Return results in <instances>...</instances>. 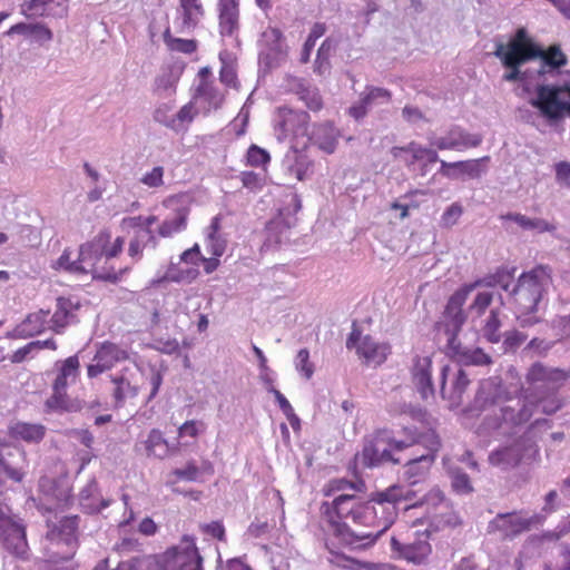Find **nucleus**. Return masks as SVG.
<instances>
[{
	"mask_svg": "<svg viewBox=\"0 0 570 570\" xmlns=\"http://www.w3.org/2000/svg\"><path fill=\"white\" fill-rule=\"evenodd\" d=\"M12 436L26 442H40L46 434V428L39 423L17 422L10 429Z\"/></svg>",
	"mask_w": 570,
	"mask_h": 570,
	"instance_id": "39",
	"label": "nucleus"
},
{
	"mask_svg": "<svg viewBox=\"0 0 570 570\" xmlns=\"http://www.w3.org/2000/svg\"><path fill=\"white\" fill-rule=\"evenodd\" d=\"M393 432L389 429H380L364 438L362 452L356 459L365 468H375L386 463L400 464L403 461L401 455H395L391 450Z\"/></svg>",
	"mask_w": 570,
	"mask_h": 570,
	"instance_id": "6",
	"label": "nucleus"
},
{
	"mask_svg": "<svg viewBox=\"0 0 570 570\" xmlns=\"http://www.w3.org/2000/svg\"><path fill=\"white\" fill-rule=\"evenodd\" d=\"M257 45L258 61L265 69L277 67L287 57L286 40L277 28H266L261 33Z\"/></svg>",
	"mask_w": 570,
	"mask_h": 570,
	"instance_id": "11",
	"label": "nucleus"
},
{
	"mask_svg": "<svg viewBox=\"0 0 570 570\" xmlns=\"http://www.w3.org/2000/svg\"><path fill=\"white\" fill-rule=\"evenodd\" d=\"M436 452L429 449L422 453L413 451V456L406 459L403 478L410 485H415L425 479L434 463Z\"/></svg>",
	"mask_w": 570,
	"mask_h": 570,
	"instance_id": "15",
	"label": "nucleus"
},
{
	"mask_svg": "<svg viewBox=\"0 0 570 570\" xmlns=\"http://www.w3.org/2000/svg\"><path fill=\"white\" fill-rule=\"evenodd\" d=\"M180 16L176 20L177 32L189 33L199 22L204 10H180Z\"/></svg>",
	"mask_w": 570,
	"mask_h": 570,
	"instance_id": "46",
	"label": "nucleus"
},
{
	"mask_svg": "<svg viewBox=\"0 0 570 570\" xmlns=\"http://www.w3.org/2000/svg\"><path fill=\"white\" fill-rule=\"evenodd\" d=\"M79 503L83 512L88 514L99 513L110 505L111 500L102 497L98 482L91 479L79 493Z\"/></svg>",
	"mask_w": 570,
	"mask_h": 570,
	"instance_id": "22",
	"label": "nucleus"
},
{
	"mask_svg": "<svg viewBox=\"0 0 570 570\" xmlns=\"http://www.w3.org/2000/svg\"><path fill=\"white\" fill-rule=\"evenodd\" d=\"M129 271V267H121L116 269L114 266H101L98 269H94V278L101 279L110 283H117L121 276Z\"/></svg>",
	"mask_w": 570,
	"mask_h": 570,
	"instance_id": "55",
	"label": "nucleus"
},
{
	"mask_svg": "<svg viewBox=\"0 0 570 570\" xmlns=\"http://www.w3.org/2000/svg\"><path fill=\"white\" fill-rule=\"evenodd\" d=\"M312 139L320 149L332 154L337 145V130L330 122L322 124L312 132Z\"/></svg>",
	"mask_w": 570,
	"mask_h": 570,
	"instance_id": "35",
	"label": "nucleus"
},
{
	"mask_svg": "<svg viewBox=\"0 0 570 570\" xmlns=\"http://www.w3.org/2000/svg\"><path fill=\"white\" fill-rule=\"evenodd\" d=\"M104 257L102 236L98 239L85 243L79 247L77 262L80 266H87L89 273L94 275V269H98L97 263Z\"/></svg>",
	"mask_w": 570,
	"mask_h": 570,
	"instance_id": "32",
	"label": "nucleus"
},
{
	"mask_svg": "<svg viewBox=\"0 0 570 570\" xmlns=\"http://www.w3.org/2000/svg\"><path fill=\"white\" fill-rule=\"evenodd\" d=\"M336 48V42L332 38H326L317 50L314 62V71L324 75L330 71V58Z\"/></svg>",
	"mask_w": 570,
	"mask_h": 570,
	"instance_id": "42",
	"label": "nucleus"
},
{
	"mask_svg": "<svg viewBox=\"0 0 570 570\" xmlns=\"http://www.w3.org/2000/svg\"><path fill=\"white\" fill-rule=\"evenodd\" d=\"M553 346L554 342L552 341L534 337L527 344L524 352L531 354V356L544 357Z\"/></svg>",
	"mask_w": 570,
	"mask_h": 570,
	"instance_id": "54",
	"label": "nucleus"
},
{
	"mask_svg": "<svg viewBox=\"0 0 570 570\" xmlns=\"http://www.w3.org/2000/svg\"><path fill=\"white\" fill-rule=\"evenodd\" d=\"M493 55L509 71L502 79L507 82H525L538 77L557 72L568 63L559 45L543 49L524 28H519L507 43L495 42Z\"/></svg>",
	"mask_w": 570,
	"mask_h": 570,
	"instance_id": "2",
	"label": "nucleus"
},
{
	"mask_svg": "<svg viewBox=\"0 0 570 570\" xmlns=\"http://www.w3.org/2000/svg\"><path fill=\"white\" fill-rule=\"evenodd\" d=\"M446 350L463 366H483L492 363L491 356L483 350L464 347L459 340H455L454 344L446 343Z\"/></svg>",
	"mask_w": 570,
	"mask_h": 570,
	"instance_id": "21",
	"label": "nucleus"
},
{
	"mask_svg": "<svg viewBox=\"0 0 570 570\" xmlns=\"http://www.w3.org/2000/svg\"><path fill=\"white\" fill-rule=\"evenodd\" d=\"M206 248L207 250L216 257H220L227 246L226 238L220 234V217L215 216L210 225L206 229Z\"/></svg>",
	"mask_w": 570,
	"mask_h": 570,
	"instance_id": "34",
	"label": "nucleus"
},
{
	"mask_svg": "<svg viewBox=\"0 0 570 570\" xmlns=\"http://www.w3.org/2000/svg\"><path fill=\"white\" fill-rule=\"evenodd\" d=\"M112 383L116 385L112 393L116 407H121L126 400L138 395V386L132 385L124 375L112 377Z\"/></svg>",
	"mask_w": 570,
	"mask_h": 570,
	"instance_id": "41",
	"label": "nucleus"
},
{
	"mask_svg": "<svg viewBox=\"0 0 570 570\" xmlns=\"http://www.w3.org/2000/svg\"><path fill=\"white\" fill-rule=\"evenodd\" d=\"M523 456L522 446L519 443H513L508 446L494 450L489 455V462L493 466L502 470H509L517 466Z\"/></svg>",
	"mask_w": 570,
	"mask_h": 570,
	"instance_id": "28",
	"label": "nucleus"
},
{
	"mask_svg": "<svg viewBox=\"0 0 570 570\" xmlns=\"http://www.w3.org/2000/svg\"><path fill=\"white\" fill-rule=\"evenodd\" d=\"M429 140L431 146L439 150L462 151L480 146L483 141V136L481 134H471L461 126L452 125L444 136L435 137L432 135L429 137Z\"/></svg>",
	"mask_w": 570,
	"mask_h": 570,
	"instance_id": "13",
	"label": "nucleus"
},
{
	"mask_svg": "<svg viewBox=\"0 0 570 570\" xmlns=\"http://www.w3.org/2000/svg\"><path fill=\"white\" fill-rule=\"evenodd\" d=\"M500 314V307L492 308L482 328L484 337L491 343H499L502 338Z\"/></svg>",
	"mask_w": 570,
	"mask_h": 570,
	"instance_id": "45",
	"label": "nucleus"
},
{
	"mask_svg": "<svg viewBox=\"0 0 570 570\" xmlns=\"http://www.w3.org/2000/svg\"><path fill=\"white\" fill-rule=\"evenodd\" d=\"M7 36L22 35L32 38L39 45L50 42L53 38L52 31L43 23H26L19 22L13 24L7 32Z\"/></svg>",
	"mask_w": 570,
	"mask_h": 570,
	"instance_id": "29",
	"label": "nucleus"
},
{
	"mask_svg": "<svg viewBox=\"0 0 570 570\" xmlns=\"http://www.w3.org/2000/svg\"><path fill=\"white\" fill-rule=\"evenodd\" d=\"M392 151H393L394 156H397V151L411 153L412 154L411 164H413L417 160H422L424 158H426L428 163H430V164L439 161V155H438L436 150L426 148V147H422L421 145H419L414 141H411L409 145H406L404 147H394Z\"/></svg>",
	"mask_w": 570,
	"mask_h": 570,
	"instance_id": "44",
	"label": "nucleus"
},
{
	"mask_svg": "<svg viewBox=\"0 0 570 570\" xmlns=\"http://www.w3.org/2000/svg\"><path fill=\"white\" fill-rule=\"evenodd\" d=\"M171 106L163 104L154 111V120L171 129L176 128V118L170 115Z\"/></svg>",
	"mask_w": 570,
	"mask_h": 570,
	"instance_id": "61",
	"label": "nucleus"
},
{
	"mask_svg": "<svg viewBox=\"0 0 570 570\" xmlns=\"http://www.w3.org/2000/svg\"><path fill=\"white\" fill-rule=\"evenodd\" d=\"M346 348L355 350L358 357L367 365H381L390 353L387 344L376 342L371 335H363L356 322L352 324V331L346 340Z\"/></svg>",
	"mask_w": 570,
	"mask_h": 570,
	"instance_id": "10",
	"label": "nucleus"
},
{
	"mask_svg": "<svg viewBox=\"0 0 570 570\" xmlns=\"http://www.w3.org/2000/svg\"><path fill=\"white\" fill-rule=\"evenodd\" d=\"M471 292L473 289L469 284L455 291L445 305L441 321L435 325L438 332H444L446 335V343L454 344L458 340V334L461 332L469 314L464 312L463 306Z\"/></svg>",
	"mask_w": 570,
	"mask_h": 570,
	"instance_id": "7",
	"label": "nucleus"
},
{
	"mask_svg": "<svg viewBox=\"0 0 570 570\" xmlns=\"http://www.w3.org/2000/svg\"><path fill=\"white\" fill-rule=\"evenodd\" d=\"M411 491L393 485L361 502L354 493H342L322 505L333 535L352 550H365L394 523L396 503L409 500Z\"/></svg>",
	"mask_w": 570,
	"mask_h": 570,
	"instance_id": "1",
	"label": "nucleus"
},
{
	"mask_svg": "<svg viewBox=\"0 0 570 570\" xmlns=\"http://www.w3.org/2000/svg\"><path fill=\"white\" fill-rule=\"evenodd\" d=\"M451 485L459 494H468L473 491L470 476L460 469L451 471Z\"/></svg>",
	"mask_w": 570,
	"mask_h": 570,
	"instance_id": "50",
	"label": "nucleus"
},
{
	"mask_svg": "<svg viewBox=\"0 0 570 570\" xmlns=\"http://www.w3.org/2000/svg\"><path fill=\"white\" fill-rule=\"evenodd\" d=\"M79 308V303L71 298L58 297L56 311L51 317L53 331L61 333L66 326L76 322L75 312Z\"/></svg>",
	"mask_w": 570,
	"mask_h": 570,
	"instance_id": "27",
	"label": "nucleus"
},
{
	"mask_svg": "<svg viewBox=\"0 0 570 570\" xmlns=\"http://www.w3.org/2000/svg\"><path fill=\"white\" fill-rule=\"evenodd\" d=\"M551 327L561 341L570 343V314L556 316L551 322Z\"/></svg>",
	"mask_w": 570,
	"mask_h": 570,
	"instance_id": "60",
	"label": "nucleus"
},
{
	"mask_svg": "<svg viewBox=\"0 0 570 570\" xmlns=\"http://www.w3.org/2000/svg\"><path fill=\"white\" fill-rule=\"evenodd\" d=\"M550 282V274L543 266L522 273L509 292V303L517 311H538Z\"/></svg>",
	"mask_w": 570,
	"mask_h": 570,
	"instance_id": "5",
	"label": "nucleus"
},
{
	"mask_svg": "<svg viewBox=\"0 0 570 570\" xmlns=\"http://www.w3.org/2000/svg\"><path fill=\"white\" fill-rule=\"evenodd\" d=\"M391 550L395 559H404L416 564L422 563L431 553L432 548L429 542L428 532L415 533L414 538L402 539L401 537L391 538Z\"/></svg>",
	"mask_w": 570,
	"mask_h": 570,
	"instance_id": "12",
	"label": "nucleus"
},
{
	"mask_svg": "<svg viewBox=\"0 0 570 570\" xmlns=\"http://www.w3.org/2000/svg\"><path fill=\"white\" fill-rule=\"evenodd\" d=\"M534 412L535 404L531 403L529 397L523 394V400L522 402H518V407L510 405L501 407V417L503 423L511 426H519L530 421Z\"/></svg>",
	"mask_w": 570,
	"mask_h": 570,
	"instance_id": "25",
	"label": "nucleus"
},
{
	"mask_svg": "<svg viewBox=\"0 0 570 570\" xmlns=\"http://www.w3.org/2000/svg\"><path fill=\"white\" fill-rule=\"evenodd\" d=\"M43 316L41 314H30L26 320L7 333L8 338L32 337L42 331Z\"/></svg>",
	"mask_w": 570,
	"mask_h": 570,
	"instance_id": "37",
	"label": "nucleus"
},
{
	"mask_svg": "<svg viewBox=\"0 0 570 570\" xmlns=\"http://www.w3.org/2000/svg\"><path fill=\"white\" fill-rule=\"evenodd\" d=\"M163 177L164 168L161 166H156L150 171L146 173L140 178V181L150 188H157L164 185Z\"/></svg>",
	"mask_w": 570,
	"mask_h": 570,
	"instance_id": "64",
	"label": "nucleus"
},
{
	"mask_svg": "<svg viewBox=\"0 0 570 570\" xmlns=\"http://www.w3.org/2000/svg\"><path fill=\"white\" fill-rule=\"evenodd\" d=\"M295 367L306 380L313 376L314 365L309 362V352L307 348L298 351L295 358Z\"/></svg>",
	"mask_w": 570,
	"mask_h": 570,
	"instance_id": "56",
	"label": "nucleus"
},
{
	"mask_svg": "<svg viewBox=\"0 0 570 570\" xmlns=\"http://www.w3.org/2000/svg\"><path fill=\"white\" fill-rule=\"evenodd\" d=\"M515 267L501 266L494 273L484 276L483 278L476 279L473 283L469 284L470 287L474 291L478 287H497L499 286L502 291L509 292L511 291V285L514 281Z\"/></svg>",
	"mask_w": 570,
	"mask_h": 570,
	"instance_id": "26",
	"label": "nucleus"
},
{
	"mask_svg": "<svg viewBox=\"0 0 570 570\" xmlns=\"http://www.w3.org/2000/svg\"><path fill=\"white\" fill-rule=\"evenodd\" d=\"M269 161L268 153L256 146L252 145L247 150V163L250 166H262Z\"/></svg>",
	"mask_w": 570,
	"mask_h": 570,
	"instance_id": "63",
	"label": "nucleus"
},
{
	"mask_svg": "<svg viewBox=\"0 0 570 570\" xmlns=\"http://www.w3.org/2000/svg\"><path fill=\"white\" fill-rule=\"evenodd\" d=\"M531 520L518 518L512 513L499 514L491 523L498 530L504 531L507 534H518L530 529Z\"/></svg>",
	"mask_w": 570,
	"mask_h": 570,
	"instance_id": "36",
	"label": "nucleus"
},
{
	"mask_svg": "<svg viewBox=\"0 0 570 570\" xmlns=\"http://www.w3.org/2000/svg\"><path fill=\"white\" fill-rule=\"evenodd\" d=\"M404 436L396 439L393 435V442H391L392 453L400 455L407 449L422 446L424 450L429 449L432 451H439L441 441L435 431L428 429L419 431L416 428L406 426L403 429Z\"/></svg>",
	"mask_w": 570,
	"mask_h": 570,
	"instance_id": "14",
	"label": "nucleus"
},
{
	"mask_svg": "<svg viewBox=\"0 0 570 570\" xmlns=\"http://www.w3.org/2000/svg\"><path fill=\"white\" fill-rule=\"evenodd\" d=\"M489 157H483L481 159H472V160H461L455 163H448L445 160H440L441 168L440 174L448 178H458V174L452 171V169H459L460 173L466 174L471 178H478L481 175V161L488 160Z\"/></svg>",
	"mask_w": 570,
	"mask_h": 570,
	"instance_id": "31",
	"label": "nucleus"
},
{
	"mask_svg": "<svg viewBox=\"0 0 570 570\" xmlns=\"http://www.w3.org/2000/svg\"><path fill=\"white\" fill-rule=\"evenodd\" d=\"M281 120L275 125L283 136L288 134L307 135L309 115L303 110H293L289 108H279Z\"/></svg>",
	"mask_w": 570,
	"mask_h": 570,
	"instance_id": "18",
	"label": "nucleus"
},
{
	"mask_svg": "<svg viewBox=\"0 0 570 570\" xmlns=\"http://www.w3.org/2000/svg\"><path fill=\"white\" fill-rule=\"evenodd\" d=\"M187 226V213L184 209L178 210L173 217L166 218L158 228L161 237H171L183 232Z\"/></svg>",
	"mask_w": 570,
	"mask_h": 570,
	"instance_id": "43",
	"label": "nucleus"
},
{
	"mask_svg": "<svg viewBox=\"0 0 570 570\" xmlns=\"http://www.w3.org/2000/svg\"><path fill=\"white\" fill-rule=\"evenodd\" d=\"M569 377L570 371L535 362L528 368L525 374L527 387L523 390V394L529 396L558 391Z\"/></svg>",
	"mask_w": 570,
	"mask_h": 570,
	"instance_id": "8",
	"label": "nucleus"
},
{
	"mask_svg": "<svg viewBox=\"0 0 570 570\" xmlns=\"http://www.w3.org/2000/svg\"><path fill=\"white\" fill-rule=\"evenodd\" d=\"M551 127L570 117V82L537 83L535 95L529 100Z\"/></svg>",
	"mask_w": 570,
	"mask_h": 570,
	"instance_id": "4",
	"label": "nucleus"
},
{
	"mask_svg": "<svg viewBox=\"0 0 570 570\" xmlns=\"http://www.w3.org/2000/svg\"><path fill=\"white\" fill-rule=\"evenodd\" d=\"M432 361L429 356H416L411 368L412 383L423 400L433 397Z\"/></svg>",
	"mask_w": 570,
	"mask_h": 570,
	"instance_id": "17",
	"label": "nucleus"
},
{
	"mask_svg": "<svg viewBox=\"0 0 570 570\" xmlns=\"http://www.w3.org/2000/svg\"><path fill=\"white\" fill-rule=\"evenodd\" d=\"M509 392L503 385L500 376H491L480 382L475 404L480 409H487L500 402L508 400Z\"/></svg>",
	"mask_w": 570,
	"mask_h": 570,
	"instance_id": "16",
	"label": "nucleus"
},
{
	"mask_svg": "<svg viewBox=\"0 0 570 570\" xmlns=\"http://www.w3.org/2000/svg\"><path fill=\"white\" fill-rule=\"evenodd\" d=\"M83 403L77 399L68 397L66 392H52L45 402L46 413H73L80 412Z\"/></svg>",
	"mask_w": 570,
	"mask_h": 570,
	"instance_id": "30",
	"label": "nucleus"
},
{
	"mask_svg": "<svg viewBox=\"0 0 570 570\" xmlns=\"http://www.w3.org/2000/svg\"><path fill=\"white\" fill-rule=\"evenodd\" d=\"M219 33L222 37H236L239 29L238 0H218Z\"/></svg>",
	"mask_w": 570,
	"mask_h": 570,
	"instance_id": "20",
	"label": "nucleus"
},
{
	"mask_svg": "<svg viewBox=\"0 0 570 570\" xmlns=\"http://www.w3.org/2000/svg\"><path fill=\"white\" fill-rule=\"evenodd\" d=\"M365 489V483L362 480L350 481L346 479H334L330 483L331 492H342L350 493L351 492H362Z\"/></svg>",
	"mask_w": 570,
	"mask_h": 570,
	"instance_id": "51",
	"label": "nucleus"
},
{
	"mask_svg": "<svg viewBox=\"0 0 570 570\" xmlns=\"http://www.w3.org/2000/svg\"><path fill=\"white\" fill-rule=\"evenodd\" d=\"M494 295L492 292H479L469 305L468 313L472 317H481L491 305Z\"/></svg>",
	"mask_w": 570,
	"mask_h": 570,
	"instance_id": "48",
	"label": "nucleus"
},
{
	"mask_svg": "<svg viewBox=\"0 0 570 570\" xmlns=\"http://www.w3.org/2000/svg\"><path fill=\"white\" fill-rule=\"evenodd\" d=\"M118 347L111 343H104L95 354V358L102 363L107 368H111L118 360Z\"/></svg>",
	"mask_w": 570,
	"mask_h": 570,
	"instance_id": "53",
	"label": "nucleus"
},
{
	"mask_svg": "<svg viewBox=\"0 0 570 570\" xmlns=\"http://www.w3.org/2000/svg\"><path fill=\"white\" fill-rule=\"evenodd\" d=\"M163 38L166 46L173 51L191 53L197 49V42L195 40L174 38L170 35L169 28L165 30Z\"/></svg>",
	"mask_w": 570,
	"mask_h": 570,
	"instance_id": "47",
	"label": "nucleus"
},
{
	"mask_svg": "<svg viewBox=\"0 0 570 570\" xmlns=\"http://www.w3.org/2000/svg\"><path fill=\"white\" fill-rule=\"evenodd\" d=\"M145 450L148 456L157 459H165L171 452V448L167 440L164 438L161 431L153 429L147 440L144 442Z\"/></svg>",
	"mask_w": 570,
	"mask_h": 570,
	"instance_id": "38",
	"label": "nucleus"
},
{
	"mask_svg": "<svg viewBox=\"0 0 570 570\" xmlns=\"http://www.w3.org/2000/svg\"><path fill=\"white\" fill-rule=\"evenodd\" d=\"M4 549L18 558L24 559L28 551L24 525L16 520L0 530Z\"/></svg>",
	"mask_w": 570,
	"mask_h": 570,
	"instance_id": "19",
	"label": "nucleus"
},
{
	"mask_svg": "<svg viewBox=\"0 0 570 570\" xmlns=\"http://www.w3.org/2000/svg\"><path fill=\"white\" fill-rule=\"evenodd\" d=\"M59 375L63 379L75 382L79 374V360L77 355L69 356L67 360L61 362L59 367Z\"/></svg>",
	"mask_w": 570,
	"mask_h": 570,
	"instance_id": "57",
	"label": "nucleus"
},
{
	"mask_svg": "<svg viewBox=\"0 0 570 570\" xmlns=\"http://www.w3.org/2000/svg\"><path fill=\"white\" fill-rule=\"evenodd\" d=\"M197 95L208 101L209 107L217 109L222 106L224 97L212 82L200 81Z\"/></svg>",
	"mask_w": 570,
	"mask_h": 570,
	"instance_id": "49",
	"label": "nucleus"
},
{
	"mask_svg": "<svg viewBox=\"0 0 570 570\" xmlns=\"http://www.w3.org/2000/svg\"><path fill=\"white\" fill-rule=\"evenodd\" d=\"M529 401L535 404V410L541 406V412L546 415L557 413L563 406V400L558 395V391L539 393V395H529Z\"/></svg>",
	"mask_w": 570,
	"mask_h": 570,
	"instance_id": "40",
	"label": "nucleus"
},
{
	"mask_svg": "<svg viewBox=\"0 0 570 570\" xmlns=\"http://www.w3.org/2000/svg\"><path fill=\"white\" fill-rule=\"evenodd\" d=\"M55 267H60L67 271L71 274H88L89 269L87 266H80V263L77 262V259L71 261L70 258V252L68 249H65L61 256L57 259Z\"/></svg>",
	"mask_w": 570,
	"mask_h": 570,
	"instance_id": "52",
	"label": "nucleus"
},
{
	"mask_svg": "<svg viewBox=\"0 0 570 570\" xmlns=\"http://www.w3.org/2000/svg\"><path fill=\"white\" fill-rule=\"evenodd\" d=\"M313 163L306 154L299 151L297 167L295 169L294 177L298 181H303L311 176Z\"/></svg>",
	"mask_w": 570,
	"mask_h": 570,
	"instance_id": "62",
	"label": "nucleus"
},
{
	"mask_svg": "<svg viewBox=\"0 0 570 570\" xmlns=\"http://www.w3.org/2000/svg\"><path fill=\"white\" fill-rule=\"evenodd\" d=\"M159 570H203V557L195 539L184 535L178 546L168 549L163 556Z\"/></svg>",
	"mask_w": 570,
	"mask_h": 570,
	"instance_id": "9",
	"label": "nucleus"
},
{
	"mask_svg": "<svg viewBox=\"0 0 570 570\" xmlns=\"http://www.w3.org/2000/svg\"><path fill=\"white\" fill-rule=\"evenodd\" d=\"M288 87L309 110L318 111L322 109L323 100L318 89L309 81L294 77L288 81Z\"/></svg>",
	"mask_w": 570,
	"mask_h": 570,
	"instance_id": "23",
	"label": "nucleus"
},
{
	"mask_svg": "<svg viewBox=\"0 0 570 570\" xmlns=\"http://www.w3.org/2000/svg\"><path fill=\"white\" fill-rule=\"evenodd\" d=\"M78 515L55 517V520H46V539L50 542L47 554L51 563L70 561L79 547Z\"/></svg>",
	"mask_w": 570,
	"mask_h": 570,
	"instance_id": "3",
	"label": "nucleus"
},
{
	"mask_svg": "<svg viewBox=\"0 0 570 570\" xmlns=\"http://www.w3.org/2000/svg\"><path fill=\"white\" fill-rule=\"evenodd\" d=\"M367 92L363 96L365 102L371 106L387 104L391 100V92L387 89L379 87H367Z\"/></svg>",
	"mask_w": 570,
	"mask_h": 570,
	"instance_id": "58",
	"label": "nucleus"
},
{
	"mask_svg": "<svg viewBox=\"0 0 570 570\" xmlns=\"http://www.w3.org/2000/svg\"><path fill=\"white\" fill-rule=\"evenodd\" d=\"M502 219L512 220L524 230H535L538 233H554L557 226L542 218H530L520 213H508L501 216Z\"/></svg>",
	"mask_w": 570,
	"mask_h": 570,
	"instance_id": "33",
	"label": "nucleus"
},
{
	"mask_svg": "<svg viewBox=\"0 0 570 570\" xmlns=\"http://www.w3.org/2000/svg\"><path fill=\"white\" fill-rule=\"evenodd\" d=\"M197 275V269L179 271L176 268V264L171 262L166 272L165 278L175 283H180L186 279L190 282L195 279Z\"/></svg>",
	"mask_w": 570,
	"mask_h": 570,
	"instance_id": "59",
	"label": "nucleus"
},
{
	"mask_svg": "<svg viewBox=\"0 0 570 570\" xmlns=\"http://www.w3.org/2000/svg\"><path fill=\"white\" fill-rule=\"evenodd\" d=\"M31 11L33 16L63 18L68 12L67 0H30L23 3L22 11Z\"/></svg>",
	"mask_w": 570,
	"mask_h": 570,
	"instance_id": "24",
	"label": "nucleus"
}]
</instances>
